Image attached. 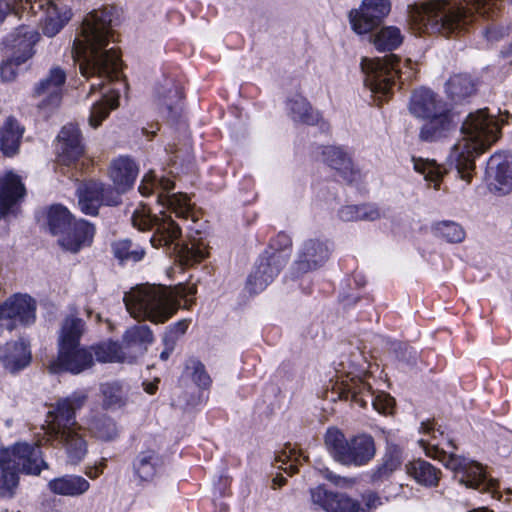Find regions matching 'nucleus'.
<instances>
[{"instance_id": "1", "label": "nucleus", "mask_w": 512, "mask_h": 512, "mask_svg": "<svg viewBox=\"0 0 512 512\" xmlns=\"http://www.w3.org/2000/svg\"><path fill=\"white\" fill-rule=\"evenodd\" d=\"M115 20L116 9L112 6L93 10L83 19L81 32L74 40L72 57L79 64L81 74L87 78L96 76L91 91L116 77L120 69L117 51L108 48Z\"/></svg>"}, {"instance_id": "2", "label": "nucleus", "mask_w": 512, "mask_h": 512, "mask_svg": "<svg viewBox=\"0 0 512 512\" xmlns=\"http://www.w3.org/2000/svg\"><path fill=\"white\" fill-rule=\"evenodd\" d=\"M472 8L449 0H431L409 6V25L415 34H441L445 37L464 30L475 18L474 11L493 17L501 0H470Z\"/></svg>"}, {"instance_id": "3", "label": "nucleus", "mask_w": 512, "mask_h": 512, "mask_svg": "<svg viewBox=\"0 0 512 512\" xmlns=\"http://www.w3.org/2000/svg\"><path fill=\"white\" fill-rule=\"evenodd\" d=\"M421 432L423 437L419 440V443L425 450L426 455L442 462L453 473L454 479L459 484L480 492L489 493L492 498L497 500L502 498L499 492L498 480L490 477L482 464L439 447L441 442L438 438H442L455 449L452 440L445 437L443 431L436 429L433 421L422 422Z\"/></svg>"}, {"instance_id": "4", "label": "nucleus", "mask_w": 512, "mask_h": 512, "mask_svg": "<svg viewBox=\"0 0 512 512\" xmlns=\"http://www.w3.org/2000/svg\"><path fill=\"white\" fill-rule=\"evenodd\" d=\"M503 123V119L498 120L486 108L466 117L461 127L462 138L454 144L448 156L450 165L455 167L462 180L470 183L475 158L498 140Z\"/></svg>"}, {"instance_id": "5", "label": "nucleus", "mask_w": 512, "mask_h": 512, "mask_svg": "<svg viewBox=\"0 0 512 512\" xmlns=\"http://www.w3.org/2000/svg\"><path fill=\"white\" fill-rule=\"evenodd\" d=\"M196 293V287L179 284L176 286H163L155 284H142L131 288L123 298L129 314L137 320H148L154 324L167 322L178 311L180 300L187 304L188 296Z\"/></svg>"}, {"instance_id": "6", "label": "nucleus", "mask_w": 512, "mask_h": 512, "mask_svg": "<svg viewBox=\"0 0 512 512\" xmlns=\"http://www.w3.org/2000/svg\"><path fill=\"white\" fill-rule=\"evenodd\" d=\"M48 468L37 443L17 442L0 449V494L11 496L18 485V474L38 475Z\"/></svg>"}, {"instance_id": "7", "label": "nucleus", "mask_w": 512, "mask_h": 512, "mask_svg": "<svg viewBox=\"0 0 512 512\" xmlns=\"http://www.w3.org/2000/svg\"><path fill=\"white\" fill-rule=\"evenodd\" d=\"M324 443L333 459L345 466H364L376 454L375 442L372 436L359 434L347 439L344 433L336 427L327 429Z\"/></svg>"}, {"instance_id": "8", "label": "nucleus", "mask_w": 512, "mask_h": 512, "mask_svg": "<svg viewBox=\"0 0 512 512\" xmlns=\"http://www.w3.org/2000/svg\"><path fill=\"white\" fill-rule=\"evenodd\" d=\"M361 67L365 73V85L372 93L379 94V97L386 96L389 93L397 77L401 79L404 76V79L407 80L413 76L412 62L406 60V70L402 71L400 60L394 54L384 58H364L362 59Z\"/></svg>"}, {"instance_id": "9", "label": "nucleus", "mask_w": 512, "mask_h": 512, "mask_svg": "<svg viewBox=\"0 0 512 512\" xmlns=\"http://www.w3.org/2000/svg\"><path fill=\"white\" fill-rule=\"evenodd\" d=\"M173 189V181L165 177L158 179L153 172L145 174L139 186L141 195L149 196L155 193L157 202L162 206H167L177 217L195 221V212L187 195L182 193L169 194Z\"/></svg>"}, {"instance_id": "10", "label": "nucleus", "mask_w": 512, "mask_h": 512, "mask_svg": "<svg viewBox=\"0 0 512 512\" xmlns=\"http://www.w3.org/2000/svg\"><path fill=\"white\" fill-rule=\"evenodd\" d=\"M132 224L141 231L155 229L150 243L154 247L166 246L174 243L181 235L179 226L168 216H152L144 206L136 209L132 214Z\"/></svg>"}, {"instance_id": "11", "label": "nucleus", "mask_w": 512, "mask_h": 512, "mask_svg": "<svg viewBox=\"0 0 512 512\" xmlns=\"http://www.w3.org/2000/svg\"><path fill=\"white\" fill-rule=\"evenodd\" d=\"M87 398L88 396L85 392L77 391L52 404L48 411V417L51 420L47 427V435L59 433V431L65 429L80 427L75 420V413L85 405Z\"/></svg>"}, {"instance_id": "12", "label": "nucleus", "mask_w": 512, "mask_h": 512, "mask_svg": "<svg viewBox=\"0 0 512 512\" xmlns=\"http://www.w3.org/2000/svg\"><path fill=\"white\" fill-rule=\"evenodd\" d=\"M35 301L28 295L15 294L0 305V327L9 331L34 323Z\"/></svg>"}, {"instance_id": "13", "label": "nucleus", "mask_w": 512, "mask_h": 512, "mask_svg": "<svg viewBox=\"0 0 512 512\" xmlns=\"http://www.w3.org/2000/svg\"><path fill=\"white\" fill-rule=\"evenodd\" d=\"M390 10V0H363L359 9L350 11V23L356 33H369L390 13Z\"/></svg>"}, {"instance_id": "14", "label": "nucleus", "mask_w": 512, "mask_h": 512, "mask_svg": "<svg viewBox=\"0 0 512 512\" xmlns=\"http://www.w3.org/2000/svg\"><path fill=\"white\" fill-rule=\"evenodd\" d=\"M77 193L79 207L87 215H96L102 204L114 206L120 202V197L114 195L113 190L94 180L80 184Z\"/></svg>"}, {"instance_id": "15", "label": "nucleus", "mask_w": 512, "mask_h": 512, "mask_svg": "<svg viewBox=\"0 0 512 512\" xmlns=\"http://www.w3.org/2000/svg\"><path fill=\"white\" fill-rule=\"evenodd\" d=\"M287 262L286 257L280 252H274L261 257L247 279L246 288L251 293L263 291L279 274Z\"/></svg>"}, {"instance_id": "16", "label": "nucleus", "mask_w": 512, "mask_h": 512, "mask_svg": "<svg viewBox=\"0 0 512 512\" xmlns=\"http://www.w3.org/2000/svg\"><path fill=\"white\" fill-rule=\"evenodd\" d=\"M65 80V71L56 66L52 67L47 76L35 86L34 94L37 97H42L39 107L46 109L47 113L59 107Z\"/></svg>"}, {"instance_id": "17", "label": "nucleus", "mask_w": 512, "mask_h": 512, "mask_svg": "<svg viewBox=\"0 0 512 512\" xmlns=\"http://www.w3.org/2000/svg\"><path fill=\"white\" fill-rule=\"evenodd\" d=\"M39 34L30 26L22 25L5 37L3 46L6 53L16 57L18 62H26L34 55V46Z\"/></svg>"}, {"instance_id": "18", "label": "nucleus", "mask_w": 512, "mask_h": 512, "mask_svg": "<svg viewBox=\"0 0 512 512\" xmlns=\"http://www.w3.org/2000/svg\"><path fill=\"white\" fill-rule=\"evenodd\" d=\"M58 162L65 166L76 164L84 155V145L79 128L74 124L65 125L57 137Z\"/></svg>"}, {"instance_id": "19", "label": "nucleus", "mask_w": 512, "mask_h": 512, "mask_svg": "<svg viewBox=\"0 0 512 512\" xmlns=\"http://www.w3.org/2000/svg\"><path fill=\"white\" fill-rule=\"evenodd\" d=\"M486 176L491 189L508 193L512 189V156L507 153H495L487 163Z\"/></svg>"}, {"instance_id": "20", "label": "nucleus", "mask_w": 512, "mask_h": 512, "mask_svg": "<svg viewBox=\"0 0 512 512\" xmlns=\"http://www.w3.org/2000/svg\"><path fill=\"white\" fill-rule=\"evenodd\" d=\"M328 258L327 244L318 239H309L299 248L294 267L299 273H307L321 267Z\"/></svg>"}, {"instance_id": "21", "label": "nucleus", "mask_w": 512, "mask_h": 512, "mask_svg": "<svg viewBox=\"0 0 512 512\" xmlns=\"http://www.w3.org/2000/svg\"><path fill=\"white\" fill-rule=\"evenodd\" d=\"M93 364L92 354L85 348L73 347L59 349L57 359L50 365L49 369L53 373L68 371L73 374L88 369Z\"/></svg>"}, {"instance_id": "22", "label": "nucleus", "mask_w": 512, "mask_h": 512, "mask_svg": "<svg viewBox=\"0 0 512 512\" xmlns=\"http://www.w3.org/2000/svg\"><path fill=\"white\" fill-rule=\"evenodd\" d=\"M409 112L418 119H425L448 109L446 103L432 90L420 88L411 94Z\"/></svg>"}, {"instance_id": "23", "label": "nucleus", "mask_w": 512, "mask_h": 512, "mask_svg": "<svg viewBox=\"0 0 512 512\" xmlns=\"http://www.w3.org/2000/svg\"><path fill=\"white\" fill-rule=\"evenodd\" d=\"M48 437L59 441L65 450L68 462L71 464H78L87 454V441L81 426L65 429L59 431V433H51L48 434Z\"/></svg>"}, {"instance_id": "24", "label": "nucleus", "mask_w": 512, "mask_h": 512, "mask_svg": "<svg viewBox=\"0 0 512 512\" xmlns=\"http://www.w3.org/2000/svg\"><path fill=\"white\" fill-rule=\"evenodd\" d=\"M26 5H30L33 13L37 10H44L46 18L43 24V33L48 37H53L64 27L71 19L70 10L60 11L52 0H25Z\"/></svg>"}, {"instance_id": "25", "label": "nucleus", "mask_w": 512, "mask_h": 512, "mask_svg": "<svg viewBox=\"0 0 512 512\" xmlns=\"http://www.w3.org/2000/svg\"><path fill=\"white\" fill-rule=\"evenodd\" d=\"M138 166L133 159L120 156L114 159L109 167V177L113 182L116 193L120 195L130 190L138 176Z\"/></svg>"}, {"instance_id": "26", "label": "nucleus", "mask_w": 512, "mask_h": 512, "mask_svg": "<svg viewBox=\"0 0 512 512\" xmlns=\"http://www.w3.org/2000/svg\"><path fill=\"white\" fill-rule=\"evenodd\" d=\"M311 500L326 512H359L357 501L343 494H334L319 486L311 490Z\"/></svg>"}, {"instance_id": "27", "label": "nucleus", "mask_w": 512, "mask_h": 512, "mask_svg": "<svg viewBox=\"0 0 512 512\" xmlns=\"http://www.w3.org/2000/svg\"><path fill=\"white\" fill-rule=\"evenodd\" d=\"M94 234L95 229L90 223L78 220L58 238V243L64 250L77 253L92 243Z\"/></svg>"}, {"instance_id": "28", "label": "nucleus", "mask_w": 512, "mask_h": 512, "mask_svg": "<svg viewBox=\"0 0 512 512\" xmlns=\"http://www.w3.org/2000/svg\"><path fill=\"white\" fill-rule=\"evenodd\" d=\"M425 123L419 131V138L425 142H436L447 137L455 129L449 109L423 119Z\"/></svg>"}, {"instance_id": "29", "label": "nucleus", "mask_w": 512, "mask_h": 512, "mask_svg": "<svg viewBox=\"0 0 512 512\" xmlns=\"http://www.w3.org/2000/svg\"><path fill=\"white\" fill-rule=\"evenodd\" d=\"M25 195V187L18 175L9 172L0 179V219Z\"/></svg>"}, {"instance_id": "30", "label": "nucleus", "mask_w": 512, "mask_h": 512, "mask_svg": "<svg viewBox=\"0 0 512 512\" xmlns=\"http://www.w3.org/2000/svg\"><path fill=\"white\" fill-rule=\"evenodd\" d=\"M30 360L31 353L24 341L8 342L0 347V361L10 372L25 368Z\"/></svg>"}, {"instance_id": "31", "label": "nucleus", "mask_w": 512, "mask_h": 512, "mask_svg": "<svg viewBox=\"0 0 512 512\" xmlns=\"http://www.w3.org/2000/svg\"><path fill=\"white\" fill-rule=\"evenodd\" d=\"M403 451L397 445H389L380 463L371 471L372 483H381L397 471L403 463Z\"/></svg>"}, {"instance_id": "32", "label": "nucleus", "mask_w": 512, "mask_h": 512, "mask_svg": "<svg viewBox=\"0 0 512 512\" xmlns=\"http://www.w3.org/2000/svg\"><path fill=\"white\" fill-rule=\"evenodd\" d=\"M163 465L161 456L155 450L141 451L133 461L134 475L142 482H150Z\"/></svg>"}, {"instance_id": "33", "label": "nucleus", "mask_w": 512, "mask_h": 512, "mask_svg": "<svg viewBox=\"0 0 512 512\" xmlns=\"http://www.w3.org/2000/svg\"><path fill=\"white\" fill-rule=\"evenodd\" d=\"M182 89L173 81H166L157 91L158 105L165 109L167 116L176 119L182 111Z\"/></svg>"}, {"instance_id": "34", "label": "nucleus", "mask_w": 512, "mask_h": 512, "mask_svg": "<svg viewBox=\"0 0 512 512\" xmlns=\"http://www.w3.org/2000/svg\"><path fill=\"white\" fill-rule=\"evenodd\" d=\"M24 134L22 127L14 118H7L0 127V150L7 157H13L19 152Z\"/></svg>"}, {"instance_id": "35", "label": "nucleus", "mask_w": 512, "mask_h": 512, "mask_svg": "<svg viewBox=\"0 0 512 512\" xmlns=\"http://www.w3.org/2000/svg\"><path fill=\"white\" fill-rule=\"evenodd\" d=\"M84 331L85 323L81 318L75 315L67 316L59 331V349L79 347Z\"/></svg>"}, {"instance_id": "36", "label": "nucleus", "mask_w": 512, "mask_h": 512, "mask_svg": "<svg viewBox=\"0 0 512 512\" xmlns=\"http://www.w3.org/2000/svg\"><path fill=\"white\" fill-rule=\"evenodd\" d=\"M336 389L339 392V397L348 399L358 403L361 407H365L368 403L367 394L371 393V387L362 379L356 377L346 376L341 382L337 383Z\"/></svg>"}, {"instance_id": "37", "label": "nucleus", "mask_w": 512, "mask_h": 512, "mask_svg": "<svg viewBox=\"0 0 512 512\" xmlns=\"http://www.w3.org/2000/svg\"><path fill=\"white\" fill-rule=\"evenodd\" d=\"M48 487L54 494L75 497L84 494L90 484L81 476L68 475L51 480Z\"/></svg>"}, {"instance_id": "38", "label": "nucleus", "mask_w": 512, "mask_h": 512, "mask_svg": "<svg viewBox=\"0 0 512 512\" xmlns=\"http://www.w3.org/2000/svg\"><path fill=\"white\" fill-rule=\"evenodd\" d=\"M322 155L324 162L337 170L345 180H354L355 171L352 160L341 148L334 146L325 147Z\"/></svg>"}, {"instance_id": "39", "label": "nucleus", "mask_w": 512, "mask_h": 512, "mask_svg": "<svg viewBox=\"0 0 512 512\" xmlns=\"http://www.w3.org/2000/svg\"><path fill=\"white\" fill-rule=\"evenodd\" d=\"M406 472L415 481L426 487H435L440 480L441 471L429 462L417 459L405 466Z\"/></svg>"}, {"instance_id": "40", "label": "nucleus", "mask_w": 512, "mask_h": 512, "mask_svg": "<svg viewBox=\"0 0 512 512\" xmlns=\"http://www.w3.org/2000/svg\"><path fill=\"white\" fill-rule=\"evenodd\" d=\"M103 408L117 410L126 406L129 401V389L120 382H109L101 385Z\"/></svg>"}, {"instance_id": "41", "label": "nucleus", "mask_w": 512, "mask_h": 512, "mask_svg": "<svg viewBox=\"0 0 512 512\" xmlns=\"http://www.w3.org/2000/svg\"><path fill=\"white\" fill-rule=\"evenodd\" d=\"M289 113L296 122L313 125L318 122L319 114L301 95H294L287 102Z\"/></svg>"}, {"instance_id": "42", "label": "nucleus", "mask_w": 512, "mask_h": 512, "mask_svg": "<svg viewBox=\"0 0 512 512\" xmlns=\"http://www.w3.org/2000/svg\"><path fill=\"white\" fill-rule=\"evenodd\" d=\"M475 91V83L468 74L452 76L446 83V92L454 101H460Z\"/></svg>"}, {"instance_id": "43", "label": "nucleus", "mask_w": 512, "mask_h": 512, "mask_svg": "<svg viewBox=\"0 0 512 512\" xmlns=\"http://www.w3.org/2000/svg\"><path fill=\"white\" fill-rule=\"evenodd\" d=\"M48 226L52 234L59 237L73 225L72 215L62 205H53L47 214Z\"/></svg>"}, {"instance_id": "44", "label": "nucleus", "mask_w": 512, "mask_h": 512, "mask_svg": "<svg viewBox=\"0 0 512 512\" xmlns=\"http://www.w3.org/2000/svg\"><path fill=\"white\" fill-rule=\"evenodd\" d=\"M119 105L118 95L108 96L104 94L102 98L93 104L90 109L88 123L92 128H97L105 120L110 111L117 108Z\"/></svg>"}, {"instance_id": "45", "label": "nucleus", "mask_w": 512, "mask_h": 512, "mask_svg": "<svg viewBox=\"0 0 512 512\" xmlns=\"http://www.w3.org/2000/svg\"><path fill=\"white\" fill-rule=\"evenodd\" d=\"M371 41L378 50L391 51L400 46L403 41V35L398 27L387 26L374 34Z\"/></svg>"}, {"instance_id": "46", "label": "nucleus", "mask_w": 512, "mask_h": 512, "mask_svg": "<svg viewBox=\"0 0 512 512\" xmlns=\"http://www.w3.org/2000/svg\"><path fill=\"white\" fill-rule=\"evenodd\" d=\"M412 161L415 171L422 174L425 181L438 190L444 174L443 169L434 160L413 158Z\"/></svg>"}, {"instance_id": "47", "label": "nucleus", "mask_w": 512, "mask_h": 512, "mask_svg": "<svg viewBox=\"0 0 512 512\" xmlns=\"http://www.w3.org/2000/svg\"><path fill=\"white\" fill-rule=\"evenodd\" d=\"M176 248L181 261L186 265H194L208 255L207 245L200 240L192 239L189 243L176 244Z\"/></svg>"}, {"instance_id": "48", "label": "nucleus", "mask_w": 512, "mask_h": 512, "mask_svg": "<svg viewBox=\"0 0 512 512\" xmlns=\"http://www.w3.org/2000/svg\"><path fill=\"white\" fill-rule=\"evenodd\" d=\"M306 459L307 457L303 456L300 451H297L290 445H286L285 448L275 456L274 464L289 475H293L298 471V465L306 461Z\"/></svg>"}, {"instance_id": "49", "label": "nucleus", "mask_w": 512, "mask_h": 512, "mask_svg": "<svg viewBox=\"0 0 512 512\" xmlns=\"http://www.w3.org/2000/svg\"><path fill=\"white\" fill-rule=\"evenodd\" d=\"M339 217L343 221H374L381 217V212L379 211L378 208L372 205H347L340 209Z\"/></svg>"}, {"instance_id": "50", "label": "nucleus", "mask_w": 512, "mask_h": 512, "mask_svg": "<svg viewBox=\"0 0 512 512\" xmlns=\"http://www.w3.org/2000/svg\"><path fill=\"white\" fill-rule=\"evenodd\" d=\"M434 234L448 243H461L466 236L463 227L453 221H441L433 225Z\"/></svg>"}, {"instance_id": "51", "label": "nucleus", "mask_w": 512, "mask_h": 512, "mask_svg": "<svg viewBox=\"0 0 512 512\" xmlns=\"http://www.w3.org/2000/svg\"><path fill=\"white\" fill-rule=\"evenodd\" d=\"M96 360L102 363L124 362L126 355L116 342H104L94 347Z\"/></svg>"}, {"instance_id": "52", "label": "nucleus", "mask_w": 512, "mask_h": 512, "mask_svg": "<svg viewBox=\"0 0 512 512\" xmlns=\"http://www.w3.org/2000/svg\"><path fill=\"white\" fill-rule=\"evenodd\" d=\"M113 251L115 256L121 261L137 262L145 255V251L142 247L128 239L115 242L113 244Z\"/></svg>"}, {"instance_id": "53", "label": "nucleus", "mask_w": 512, "mask_h": 512, "mask_svg": "<svg viewBox=\"0 0 512 512\" xmlns=\"http://www.w3.org/2000/svg\"><path fill=\"white\" fill-rule=\"evenodd\" d=\"M91 433L104 441L112 440L117 435L114 421L106 416L97 417L89 425Z\"/></svg>"}, {"instance_id": "54", "label": "nucleus", "mask_w": 512, "mask_h": 512, "mask_svg": "<svg viewBox=\"0 0 512 512\" xmlns=\"http://www.w3.org/2000/svg\"><path fill=\"white\" fill-rule=\"evenodd\" d=\"M123 339L127 344H150L154 337L148 325L137 324L126 330Z\"/></svg>"}, {"instance_id": "55", "label": "nucleus", "mask_w": 512, "mask_h": 512, "mask_svg": "<svg viewBox=\"0 0 512 512\" xmlns=\"http://www.w3.org/2000/svg\"><path fill=\"white\" fill-rule=\"evenodd\" d=\"M187 371L190 372L193 382L200 388L210 387L212 380L207 373L203 363L196 359H191L186 365Z\"/></svg>"}, {"instance_id": "56", "label": "nucleus", "mask_w": 512, "mask_h": 512, "mask_svg": "<svg viewBox=\"0 0 512 512\" xmlns=\"http://www.w3.org/2000/svg\"><path fill=\"white\" fill-rule=\"evenodd\" d=\"M368 402H371L376 411L382 414H391L394 408L395 400L389 394L384 392L375 395L373 392L367 394Z\"/></svg>"}, {"instance_id": "57", "label": "nucleus", "mask_w": 512, "mask_h": 512, "mask_svg": "<svg viewBox=\"0 0 512 512\" xmlns=\"http://www.w3.org/2000/svg\"><path fill=\"white\" fill-rule=\"evenodd\" d=\"M23 63L24 62H18L16 57L10 55V57L0 63V79L3 82H11L15 80L18 73V67Z\"/></svg>"}, {"instance_id": "58", "label": "nucleus", "mask_w": 512, "mask_h": 512, "mask_svg": "<svg viewBox=\"0 0 512 512\" xmlns=\"http://www.w3.org/2000/svg\"><path fill=\"white\" fill-rule=\"evenodd\" d=\"M25 0H0V23H2L7 15L11 12L19 13V9H24Z\"/></svg>"}, {"instance_id": "59", "label": "nucleus", "mask_w": 512, "mask_h": 512, "mask_svg": "<svg viewBox=\"0 0 512 512\" xmlns=\"http://www.w3.org/2000/svg\"><path fill=\"white\" fill-rule=\"evenodd\" d=\"M190 321L187 319H182L175 324L171 325L168 329V332L165 336L166 339L171 338V341L174 342L175 338H178L179 336H182L185 334L189 327Z\"/></svg>"}, {"instance_id": "60", "label": "nucleus", "mask_w": 512, "mask_h": 512, "mask_svg": "<svg viewBox=\"0 0 512 512\" xmlns=\"http://www.w3.org/2000/svg\"><path fill=\"white\" fill-rule=\"evenodd\" d=\"M363 501L365 505V508L361 509L363 512H370L383 504L382 499L372 492L363 495Z\"/></svg>"}, {"instance_id": "61", "label": "nucleus", "mask_w": 512, "mask_h": 512, "mask_svg": "<svg viewBox=\"0 0 512 512\" xmlns=\"http://www.w3.org/2000/svg\"><path fill=\"white\" fill-rule=\"evenodd\" d=\"M271 245L276 250H284L291 246V238L286 233H279Z\"/></svg>"}, {"instance_id": "62", "label": "nucleus", "mask_w": 512, "mask_h": 512, "mask_svg": "<svg viewBox=\"0 0 512 512\" xmlns=\"http://www.w3.org/2000/svg\"><path fill=\"white\" fill-rule=\"evenodd\" d=\"M164 341H165L166 348H165V350H164V351H162V352H161V354H160V358H161L163 361H166V360L169 358V356H170L171 352H172V351H173V349H174V342H173V341H171V343H168V339H166V338L164 339Z\"/></svg>"}, {"instance_id": "63", "label": "nucleus", "mask_w": 512, "mask_h": 512, "mask_svg": "<svg viewBox=\"0 0 512 512\" xmlns=\"http://www.w3.org/2000/svg\"><path fill=\"white\" fill-rule=\"evenodd\" d=\"M285 482H286V479L283 476L277 475L272 480V488L276 489L278 487H281L285 484Z\"/></svg>"}, {"instance_id": "64", "label": "nucleus", "mask_w": 512, "mask_h": 512, "mask_svg": "<svg viewBox=\"0 0 512 512\" xmlns=\"http://www.w3.org/2000/svg\"><path fill=\"white\" fill-rule=\"evenodd\" d=\"M157 383L155 382H151V383H145V391L148 393V394H154L157 390Z\"/></svg>"}]
</instances>
